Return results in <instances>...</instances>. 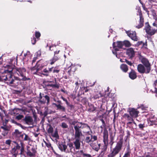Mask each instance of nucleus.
I'll list each match as a JSON object with an SVG mask.
<instances>
[{"label":"nucleus","instance_id":"4c0bfd02","mask_svg":"<svg viewBox=\"0 0 157 157\" xmlns=\"http://www.w3.org/2000/svg\"><path fill=\"white\" fill-rule=\"evenodd\" d=\"M30 140L31 139L30 137L27 135L25 133V135H24L23 140V141H30Z\"/></svg>","mask_w":157,"mask_h":157},{"label":"nucleus","instance_id":"09e8293b","mask_svg":"<svg viewBox=\"0 0 157 157\" xmlns=\"http://www.w3.org/2000/svg\"><path fill=\"white\" fill-rule=\"evenodd\" d=\"M157 83V80H155L154 83V85L155 86V90L154 92L153 91H152V93H155L156 94H157V89L156 87V83Z\"/></svg>","mask_w":157,"mask_h":157},{"label":"nucleus","instance_id":"6e6552de","mask_svg":"<svg viewBox=\"0 0 157 157\" xmlns=\"http://www.w3.org/2000/svg\"><path fill=\"white\" fill-rule=\"evenodd\" d=\"M144 29L145 30V32L147 34L151 36H152L154 34L156 31V30L155 29H151V27L149 25L148 22H146L145 27Z\"/></svg>","mask_w":157,"mask_h":157},{"label":"nucleus","instance_id":"e433bc0d","mask_svg":"<svg viewBox=\"0 0 157 157\" xmlns=\"http://www.w3.org/2000/svg\"><path fill=\"white\" fill-rule=\"evenodd\" d=\"M90 133V135H91V139H92V142H94L96 140H97V137L96 136H93L90 133H92V132L91 130L89 131Z\"/></svg>","mask_w":157,"mask_h":157},{"label":"nucleus","instance_id":"aec40b11","mask_svg":"<svg viewBox=\"0 0 157 157\" xmlns=\"http://www.w3.org/2000/svg\"><path fill=\"white\" fill-rule=\"evenodd\" d=\"M13 66L12 65H6L5 66V68H8L7 70H5L4 71V73L6 74V73H12V71H13L14 72V68H13Z\"/></svg>","mask_w":157,"mask_h":157},{"label":"nucleus","instance_id":"ddd939ff","mask_svg":"<svg viewBox=\"0 0 157 157\" xmlns=\"http://www.w3.org/2000/svg\"><path fill=\"white\" fill-rule=\"evenodd\" d=\"M44 62L43 59H41L38 61L36 63V67H37L36 71L33 73V74H37V73L41 69L44 67V65L42 64H40L42 62Z\"/></svg>","mask_w":157,"mask_h":157},{"label":"nucleus","instance_id":"f03ea898","mask_svg":"<svg viewBox=\"0 0 157 157\" xmlns=\"http://www.w3.org/2000/svg\"><path fill=\"white\" fill-rule=\"evenodd\" d=\"M6 74V75H5V73L4 74L3 81H6V83L11 86H17L19 84V81L18 80V78L15 77L13 78L12 74Z\"/></svg>","mask_w":157,"mask_h":157},{"label":"nucleus","instance_id":"a211bd4d","mask_svg":"<svg viewBox=\"0 0 157 157\" xmlns=\"http://www.w3.org/2000/svg\"><path fill=\"white\" fill-rule=\"evenodd\" d=\"M108 134L107 131H104L103 132V145H108Z\"/></svg>","mask_w":157,"mask_h":157},{"label":"nucleus","instance_id":"4d7b16f0","mask_svg":"<svg viewBox=\"0 0 157 157\" xmlns=\"http://www.w3.org/2000/svg\"><path fill=\"white\" fill-rule=\"evenodd\" d=\"M45 145L46 147H47L48 148L51 147V148H52V149H53V147L52 146H51V144H50V143H47L46 142H45Z\"/></svg>","mask_w":157,"mask_h":157},{"label":"nucleus","instance_id":"4be33fe9","mask_svg":"<svg viewBox=\"0 0 157 157\" xmlns=\"http://www.w3.org/2000/svg\"><path fill=\"white\" fill-rule=\"evenodd\" d=\"M136 72L133 69H132L131 71L129 73V77L132 80H134L137 78Z\"/></svg>","mask_w":157,"mask_h":157},{"label":"nucleus","instance_id":"8fccbe9b","mask_svg":"<svg viewBox=\"0 0 157 157\" xmlns=\"http://www.w3.org/2000/svg\"><path fill=\"white\" fill-rule=\"evenodd\" d=\"M138 126L140 129L143 130V128L145 127V125L144 123L143 124H139Z\"/></svg>","mask_w":157,"mask_h":157},{"label":"nucleus","instance_id":"9b49d317","mask_svg":"<svg viewBox=\"0 0 157 157\" xmlns=\"http://www.w3.org/2000/svg\"><path fill=\"white\" fill-rule=\"evenodd\" d=\"M128 112L129 114L132 118H136L138 116L139 112L136 109L134 108H130L129 109Z\"/></svg>","mask_w":157,"mask_h":157},{"label":"nucleus","instance_id":"a18cd8bd","mask_svg":"<svg viewBox=\"0 0 157 157\" xmlns=\"http://www.w3.org/2000/svg\"><path fill=\"white\" fill-rule=\"evenodd\" d=\"M5 73H2L0 71V82H3Z\"/></svg>","mask_w":157,"mask_h":157},{"label":"nucleus","instance_id":"774afa93","mask_svg":"<svg viewBox=\"0 0 157 157\" xmlns=\"http://www.w3.org/2000/svg\"><path fill=\"white\" fill-rule=\"evenodd\" d=\"M83 157H92L90 155L86 154H83Z\"/></svg>","mask_w":157,"mask_h":157},{"label":"nucleus","instance_id":"2eb2a0df","mask_svg":"<svg viewBox=\"0 0 157 157\" xmlns=\"http://www.w3.org/2000/svg\"><path fill=\"white\" fill-rule=\"evenodd\" d=\"M128 36L131 38V39L135 41H137L138 40V38L136 36V33L135 31H128L127 33Z\"/></svg>","mask_w":157,"mask_h":157},{"label":"nucleus","instance_id":"864d4df0","mask_svg":"<svg viewBox=\"0 0 157 157\" xmlns=\"http://www.w3.org/2000/svg\"><path fill=\"white\" fill-rule=\"evenodd\" d=\"M40 35H41L40 33L39 32H37V31H36L35 32V37L37 38V39L39 38L40 36Z\"/></svg>","mask_w":157,"mask_h":157},{"label":"nucleus","instance_id":"c85d7f7f","mask_svg":"<svg viewBox=\"0 0 157 157\" xmlns=\"http://www.w3.org/2000/svg\"><path fill=\"white\" fill-rule=\"evenodd\" d=\"M54 81L55 83V84H49L46 85L47 86H50L52 87H54L57 88H59V84H57V80L56 78H55Z\"/></svg>","mask_w":157,"mask_h":157},{"label":"nucleus","instance_id":"f704fd0d","mask_svg":"<svg viewBox=\"0 0 157 157\" xmlns=\"http://www.w3.org/2000/svg\"><path fill=\"white\" fill-rule=\"evenodd\" d=\"M1 128L3 129L6 132L5 133L7 134L8 133V131L9 130V128L6 125H4L3 126H2L1 127Z\"/></svg>","mask_w":157,"mask_h":157},{"label":"nucleus","instance_id":"5fc2aeb1","mask_svg":"<svg viewBox=\"0 0 157 157\" xmlns=\"http://www.w3.org/2000/svg\"><path fill=\"white\" fill-rule=\"evenodd\" d=\"M138 13L140 18V20H144V18L143 17L142 13L140 10L139 11H138Z\"/></svg>","mask_w":157,"mask_h":157},{"label":"nucleus","instance_id":"b1692460","mask_svg":"<svg viewBox=\"0 0 157 157\" xmlns=\"http://www.w3.org/2000/svg\"><path fill=\"white\" fill-rule=\"evenodd\" d=\"M144 20H138L136 21V28L139 29L142 28L144 25Z\"/></svg>","mask_w":157,"mask_h":157},{"label":"nucleus","instance_id":"423d86ee","mask_svg":"<svg viewBox=\"0 0 157 157\" xmlns=\"http://www.w3.org/2000/svg\"><path fill=\"white\" fill-rule=\"evenodd\" d=\"M71 124L74 125V127L77 125H78L79 126H81V128H80V129L81 130V128H86V130L85 131H83V133H87L88 135L90 134L89 131L91 130V128L90 126L87 124L83 123L82 122H78L77 121H74L72 122Z\"/></svg>","mask_w":157,"mask_h":157},{"label":"nucleus","instance_id":"393cba45","mask_svg":"<svg viewBox=\"0 0 157 157\" xmlns=\"http://www.w3.org/2000/svg\"><path fill=\"white\" fill-rule=\"evenodd\" d=\"M123 117L124 119L128 121H133V118L131 116H130L128 114L124 113L123 116Z\"/></svg>","mask_w":157,"mask_h":157},{"label":"nucleus","instance_id":"37998d69","mask_svg":"<svg viewBox=\"0 0 157 157\" xmlns=\"http://www.w3.org/2000/svg\"><path fill=\"white\" fill-rule=\"evenodd\" d=\"M92 139L90 136H86L85 138V141L86 143H89L92 142Z\"/></svg>","mask_w":157,"mask_h":157},{"label":"nucleus","instance_id":"603ef678","mask_svg":"<svg viewBox=\"0 0 157 157\" xmlns=\"http://www.w3.org/2000/svg\"><path fill=\"white\" fill-rule=\"evenodd\" d=\"M36 39L34 37H33V38H31V42L32 44L34 45L36 42Z\"/></svg>","mask_w":157,"mask_h":157},{"label":"nucleus","instance_id":"dca6fc26","mask_svg":"<svg viewBox=\"0 0 157 157\" xmlns=\"http://www.w3.org/2000/svg\"><path fill=\"white\" fill-rule=\"evenodd\" d=\"M126 54L129 57V58L132 59L135 55V52L132 48H130L127 49Z\"/></svg>","mask_w":157,"mask_h":157},{"label":"nucleus","instance_id":"7c9ffc66","mask_svg":"<svg viewBox=\"0 0 157 157\" xmlns=\"http://www.w3.org/2000/svg\"><path fill=\"white\" fill-rule=\"evenodd\" d=\"M150 126H152L155 127L157 124V121H153V120L151 119L150 120V122H149Z\"/></svg>","mask_w":157,"mask_h":157},{"label":"nucleus","instance_id":"2f4dec72","mask_svg":"<svg viewBox=\"0 0 157 157\" xmlns=\"http://www.w3.org/2000/svg\"><path fill=\"white\" fill-rule=\"evenodd\" d=\"M131 153V150L128 147L127 148V152L125 153L123 157H130Z\"/></svg>","mask_w":157,"mask_h":157},{"label":"nucleus","instance_id":"f257e3e1","mask_svg":"<svg viewBox=\"0 0 157 157\" xmlns=\"http://www.w3.org/2000/svg\"><path fill=\"white\" fill-rule=\"evenodd\" d=\"M80 128H81V126H79L78 125H77L74 127L75 140L73 142H69L67 143V146H68L69 149V152H73V149L75 151V149L79 150L80 148V137L82 136L83 135L82 130L80 129Z\"/></svg>","mask_w":157,"mask_h":157},{"label":"nucleus","instance_id":"1a4fd4ad","mask_svg":"<svg viewBox=\"0 0 157 157\" xmlns=\"http://www.w3.org/2000/svg\"><path fill=\"white\" fill-rule=\"evenodd\" d=\"M141 62L147 67V73H149L151 70V64L148 59L142 57L141 59Z\"/></svg>","mask_w":157,"mask_h":157},{"label":"nucleus","instance_id":"c756f323","mask_svg":"<svg viewBox=\"0 0 157 157\" xmlns=\"http://www.w3.org/2000/svg\"><path fill=\"white\" fill-rule=\"evenodd\" d=\"M21 152L20 153V154L21 155H24V152L25 151L24 150V145L23 142H21Z\"/></svg>","mask_w":157,"mask_h":157},{"label":"nucleus","instance_id":"a19ab883","mask_svg":"<svg viewBox=\"0 0 157 157\" xmlns=\"http://www.w3.org/2000/svg\"><path fill=\"white\" fill-rule=\"evenodd\" d=\"M96 108L93 105L91 106L88 109V111L90 112H94L96 110Z\"/></svg>","mask_w":157,"mask_h":157},{"label":"nucleus","instance_id":"58836bf2","mask_svg":"<svg viewBox=\"0 0 157 157\" xmlns=\"http://www.w3.org/2000/svg\"><path fill=\"white\" fill-rule=\"evenodd\" d=\"M52 136L57 139H59V136L58 134V132L57 130H56L54 133L52 135Z\"/></svg>","mask_w":157,"mask_h":157},{"label":"nucleus","instance_id":"f8f14e48","mask_svg":"<svg viewBox=\"0 0 157 157\" xmlns=\"http://www.w3.org/2000/svg\"><path fill=\"white\" fill-rule=\"evenodd\" d=\"M116 44L117 45L115 42H113V48L116 52L118 51L119 48H122L124 46L123 41H117Z\"/></svg>","mask_w":157,"mask_h":157},{"label":"nucleus","instance_id":"c03bdc74","mask_svg":"<svg viewBox=\"0 0 157 157\" xmlns=\"http://www.w3.org/2000/svg\"><path fill=\"white\" fill-rule=\"evenodd\" d=\"M24 135H25V133H21V134L19 136L18 138V139L21 141H23V140L24 137Z\"/></svg>","mask_w":157,"mask_h":157},{"label":"nucleus","instance_id":"39448f33","mask_svg":"<svg viewBox=\"0 0 157 157\" xmlns=\"http://www.w3.org/2000/svg\"><path fill=\"white\" fill-rule=\"evenodd\" d=\"M14 72H15L19 76L22 77L21 80L23 81L29 80L30 78H27L25 76L26 70L23 67H14Z\"/></svg>","mask_w":157,"mask_h":157},{"label":"nucleus","instance_id":"bb28decb","mask_svg":"<svg viewBox=\"0 0 157 157\" xmlns=\"http://www.w3.org/2000/svg\"><path fill=\"white\" fill-rule=\"evenodd\" d=\"M21 132H20L18 129H15L14 132L12 133V135L14 137L18 138Z\"/></svg>","mask_w":157,"mask_h":157},{"label":"nucleus","instance_id":"de8ad7c7","mask_svg":"<svg viewBox=\"0 0 157 157\" xmlns=\"http://www.w3.org/2000/svg\"><path fill=\"white\" fill-rule=\"evenodd\" d=\"M53 129L52 127L50 125L49 128L48 129V132L49 133H52L53 132Z\"/></svg>","mask_w":157,"mask_h":157},{"label":"nucleus","instance_id":"3c124183","mask_svg":"<svg viewBox=\"0 0 157 157\" xmlns=\"http://www.w3.org/2000/svg\"><path fill=\"white\" fill-rule=\"evenodd\" d=\"M36 56L37 57H40L41 54V51L40 50L37 51L36 53Z\"/></svg>","mask_w":157,"mask_h":157},{"label":"nucleus","instance_id":"338daca9","mask_svg":"<svg viewBox=\"0 0 157 157\" xmlns=\"http://www.w3.org/2000/svg\"><path fill=\"white\" fill-rule=\"evenodd\" d=\"M36 69H37V67H36V64L35 66L31 67V68L30 69L32 71L36 70Z\"/></svg>","mask_w":157,"mask_h":157},{"label":"nucleus","instance_id":"c9c22d12","mask_svg":"<svg viewBox=\"0 0 157 157\" xmlns=\"http://www.w3.org/2000/svg\"><path fill=\"white\" fill-rule=\"evenodd\" d=\"M14 147L11 150V152L15 157H16L18 155V151Z\"/></svg>","mask_w":157,"mask_h":157},{"label":"nucleus","instance_id":"f3484780","mask_svg":"<svg viewBox=\"0 0 157 157\" xmlns=\"http://www.w3.org/2000/svg\"><path fill=\"white\" fill-rule=\"evenodd\" d=\"M58 147L59 149L62 151H64L66 153H69V150H67V145L62 143L59 144Z\"/></svg>","mask_w":157,"mask_h":157},{"label":"nucleus","instance_id":"e2e57ef3","mask_svg":"<svg viewBox=\"0 0 157 157\" xmlns=\"http://www.w3.org/2000/svg\"><path fill=\"white\" fill-rule=\"evenodd\" d=\"M119 133L120 134V135L123 136L124 135V131L122 129L120 130Z\"/></svg>","mask_w":157,"mask_h":157},{"label":"nucleus","instance_id":"a878e982","mask_svg":"<svg viewBox=\"0 0 157 157\" xmlns=\"http://www.w3.org/2000/svg\"><path fill=\"white\" fill-rule=\"evenodd\" d=\"M120 68L124 72L126 73L128 70V67L125 64H122L120 66Z\"/></svg>","mask_w":157,"mask_h":157},{"label":"nucleus","instance_id":"473e14b6","mask_svg":"<svg viewBox=\"0 0 157 157\" xmlns=\"http://www.w3.org/2000/svg\"><path fill=\"white\" fill-rule=\"evenodd\" d=\"M108 145H103L101 147V153H104L106 151L107 148H108Z\"/></svg>","mask_w":157,"mask_h":157},{"label":"nucleus","instance_id":"9d476101","mask_svg":"<svg viewBox=\"0 0 157 157\" xmlns=\"http://www.w3.org/2000/svg\"><path fill=\"white\" fill-rule=\"evenodd\" d=\"M29 146H27L26 149L27 156H29L30 157H31L32 156H36V154L37 152L36 151L35 149V148L34 147H33L31 148V150L32 151V152L29 149Z\"/></svg>","mask_w":157,"mask_h":157},{"label":"nucleus","instance_id":"052dcab7","mask_svg":"<svg viewBox=\"0 0 157 157\" xmlns=\"http://www.w3.org/2000/svg\"><path fill=\"white\" fill-rule=\"evenodd\" d=\"M92 147L93 149H94V150L97 151H98L99 150L97 145H95L93 146H92Z\"/></svg>","mask_w":157,"mask_h":157},{"label":"nucleus","instance_id":"680f3d73","mask_svg":"<svg viewBox=\"0 0 157 157\" xmlns=\"http://www.w3.org/2000/svg\"><path fill=\"white\" fill-rule=\"evenodd\" d=\"M142 7L143 8L144 10H145L147 13V14L149 15V11L147 10V9L145 7V6L144 5H143Z\"/></svg>","mask_w":157,"mask_h":157},{"label":"nucleus","instance_id":"4468645a","mask_svg":"<svg viewBox=\"0 0 157 157\" xmlns=\"http://www.w3.org/2000/svg\"><path fill=\"white\" fill-rule=\"evenodd\" d=\"M137 69L138 72L141 74H143L144 73L148 74L149 73H147V67L145 68L144 66L143 65L140 64L138 65L137 67Z\"/></svg>","mask_w":157,"mask_h":157},{"label":"nucleus","instance_id":"72a5a7b5","mask_svg":"<svg viewBox=\"0 0 157 157\" xmlns=\"http://www.w3.org/2000/svg\"><path fill=\"white\" fill-rule=\"evenodd\" d=\"M123 42V45L126 47H128L131 46L130 43L128 40H124Z\"/></svg>","mask_w":157,"mask_h":157},{"label":"nucleus","instance_id":"69168bd1","mask_svg":"<svg viewBox=\"0 0 157 157\" xmlns=\"http://www.w3.org/2000/svg\"><path fill=\"white\" fill-rule=\"evenodd\" d=\"M151 12H152V15H153V16L154 17V18L155 19V17H156V12H155V11L154 10H152Z\"/></svg>","mask_w":157,"mask_h":157},{"label":"nucleus","instance_id":"412c9836","mask_svg":"<svg viewBox=\"0 0 157 157\" xmlns=\"http://www.w3.org/2000/svg\"><path fill=\"white\" fill-rule=\"evenodd\" d=\"M52 105H55L57 108V109L62 112H66V108L65 107L61 105H57L56 103H53Z\"/></svg>","mask_w":157,"mask_h":157},{"label":"nucleus","instance_id":"13d9d810","mask_svg":"<svg viewBox=\"0 0 157 157\" xmlns=\"http://www.w3.org/2000/svg\"><path fill=\"white\" fill-rule=\"evenodd\" d=\"M82 90L84 92L86 93L89 90V88L88 87H84Z\"/></svg>","mask_w":157,"mask_h":157},{"label":"nucleus","instance_id":"7ed1b4c3","mask_svg":"<svg viewBox=\"0 0 157 157\" xmlns=\"http://www.w3.org/2000/svg\"><path fill=\"white\" fill-rule=\"evenodd\" d=\"M123 140L120 139L117 143L115 147L110 150V153L108 155L107 157H115L118 155L122 149Z\"/></svg>","mask_w":157,"mask_h":157},{"label":"nucleus","instance_id":"0eeeda50","mask_svg":"<svg viewBox=\"0 0 157 157\" xmlns=\"http://www.w3.org/2000/svg\"><path fill=\"white\" fill-rule=\"evenodd\" d=\"M39 101L41 104H44L47 101V103L48 105L50 102L49 97L48 95H45L43 94H42L41 93H40L39 94Z\"/></svg>","mask_w":157,"mask_h":157},{"label":"nucleus","instance_id":"6ab92c4d","mask_svg":"<svg viewBox=\"0 0 157 157\" xmlns=\"http://www.w3.org/2000/svg\"><path fill=\"white\" fill-rule=\"evenodd\" d=\"M23 121L26 124L28 125H30L33 123V119L30 116H26L23 119Z\"/></svg>","mask_w":157,"mask_h":157},{"label":"nucleus","instance_id":"0e129e2a","mask_svg":"<svg viewBox=\"0 0 157 157\" xmlns=\"http://www.w3.org/2000/svg\"><path fill=\"white\" fill-rule=\"evenodd\" d=\"M11 140H6L5 143L6 144L10 145L11 144Z\"/></svg>","mask_w":157,"mask_h":157},{"label":"nucleus","instance_id":"20e7f679","mask_svg":"<svg viewBox=\"0 0 157 157\" xmlns=\"http://www.w3.org/2000/svg\"><path fill=\"white\" fill-rule=\"evenodd\" d=\"M60 71V69L59 66L52 67L48 69L46 68L44 69L42 71L41 74L44 76L47 77L49 75V74L51 72L54 74H58Z\"/></svg>","mask_w":157,"mask_h":157},{"label":"nucleus","instance_id":"cd10ccee","mask_svg":"<svg viewBox=\"0 0 157 157\" xmlns=\"http://www.w3.org/2000/svg\"><path fill=\"white\" fill-rule=\"evenodd\" d=\"M69 68L70 69L68 71L67 73L70 75H71V73L74 72L76 71V68L75 66L73 65H71Z\"/></svg>","mask_w":157,"mask_h":157},{"label":"nucleus","instance_id":"6e6d98bb","mask_svg":"<svg viewBox=\"0 0 157 157\" xmlns=\"http://www.w3.org/2000/svg\"><path fill=\"white\" fill-rule=\"evenodd\" d=\"M14 143H15L16 144V146H15L14 147L17 149V150H19L21 146H20L19 144L17 143L16 142H14Z\"/></svg>","mask_w":157,"mask_h":157},{"label":"nucleus","instance_id":"ea45409f","mask_svg":"<svg viewBox=\"0 0 157 157\" xmlns=\"http://www.w3.org/2000/svg\"><path fill=\"white\" fill-rule=\"evenodd\" d=\"M120 61L122 62H126L128 65L130 66H132V63L131 61H129L126 59H124V61H121V59Z\"/></svg>","mask_w":157,"mask_h":157},{"label":"nucleus","instance_id":"bf43d9fd","mask_svg":"<svg viewBox=\"0 0 157 157\" xmlns=\"http://www.w3.org/2000/svg\"><path fill=\"white\" fill-rule=\"evenodd\" d=\"M24 117L23 116L21 115H19L17 116L16 117V118L18 120H20L22 118Z\"/></svg>","mask_w":157,"mask_h":157},{"label":"nucleus","instance_id":"79ce46f5","mask_svg":"<svg viewBox=\"0 0 157 157\" xmlns=\"http://www.w3.org/2000/svg\"><path fill=\"white\" fill-rule=\"evenodd\" d=\"M60 126L63 128H68V125H67V124L66 123H65V122L62 123Z\"/></svg>","mask_w":157,"mask_h":157},{"label":"nucleus","instance_id":"49530a36","mask_svg":"<svg viewBox=\"0 0 157 157\" xmlns=\"http://www.w3.org/2000/svg\"><path fill=\"white\" fill-rule=\"evenodd\" d=\"M101 94L100 93H98L97 94H96L94 96V98L95 99H97L101 97Z\"/></svg>","mask_w":157,"mask_h":157},{"label":"nucleus","instance_id":"5701e85b","mask_svg":"<svg viewBox=\"0 0 157 157\" xmlns=\"http://www.w3.org/2000/svg\"><path fill=\"white\" fill-rule=\"evenodd\" d=\"M59 59V57L58 56H54L53 57L48 61V63L50 65H52Z\"/></svg>","mask_w":157,"mask_h":157}]
</instances>
